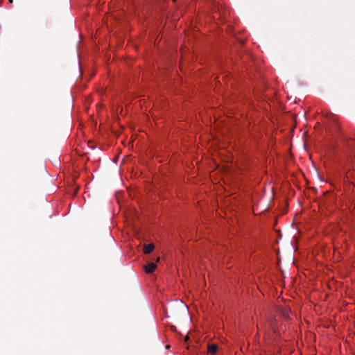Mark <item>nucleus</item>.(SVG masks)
Masks as SVG:
<instances>
[{"mask_svg": "<svg viewBox=\"0 0 355 355\" xmlns=\"http://www.w3.org/2000/svg\"><path fill=\"white\" fill-rule=\"evenodd\" d=\"M156 268H157L156 264L151 262L145 266V271L147 273H151L156 269Z\"/></svg>", "mask_w": 355, "mask_h": 355, "instance_id": "1", "label": "nucleus"}, {"mask_svg": "<svg viewBox=\"0 0 355 355\" xmlns=\"http://www.w3.org/2000/svg\"><path fill=\"white\" fill-rule=\"evenodd\" d=\"M155 248V245L153 243L145 245L144 247V252L145 254H150Z\"/></svg>", "mask_w": 355, "mask_h": 355, "instance_id": "2", "label": "nucleus"}, {"mask_svg": "<svg viewBox=\"0 0 355 355\" xmlns=\"http://www.w3.org/2000/svg\"><path fill=\"white\" fill-rule=\"evenodd\" d=\"M218 347L215 344H210L208 345L207 350L211 354H215L217 352Z\"/></svg>", "mask_w": 355, "mask_h": 355, "instance_id": "3", "label": "nucleus"}, {"mask_svg": "<svg viewBox=\"0 0 355 355\" xmlns=\"http://www.w3.org/2000/svg\"><path fill=\"white\" fill-rule=\"evenodd\" d=\"M351 171H352V173H355V157H354V159L352 161V167H351V169L349 171V172L347 173L346 174V176L347 177L348 176V173H350L351 174Z\"/></svg>", "mask_w": 355, "mask_h": 355, "instance_id": "4", "label": "nucleus"}, {"mask_svg": "<svg viewBox=\"0 0 355 355\" xmlns=\"http://www.w3.org/2000/svg\"><path fill=\"white\" fill-rule=\"evenodd\" d=\"M284 317L287 318L288 317V313H286V314L284 315Z\"/></svg>", "mask_w": 355, "mask_h": 355, "instance_id": "5", "label": "nucleus"}, {"mask_svg": "<svg viewBox=\"0 0 355 355\" xmlns=\"http://www.w3.org/2000/svg\"><path fill=\"white\" fill-rule=\"evenodd\" d=\"M188 339H189V337H188V336H187V337L185 338V340H187Z\"/></svg>", "mask_w": 355, "mask_h": 355, "instance_id": "6", "label": "nucleus"}, {"mask_svg": "<svg viewBox=\"0 0 355 355\" xmlns=\"http://www.w3.org/2000/svg\"><path fill=\"white\" fill-rule=\"evenodd\" d=\"M9 2L12 3V0H9Z\"/></svg>", "mask_w": 355, "mask_h": 355, "instance_id": "7", "label": "nucleus"}, {"mask_svg": "<svg viewBox=\"0 0 355 355\" xmlns=\"http://www.w3.org/2000/svg\"><path fill=\"white\" fill-rule=\"evenodd\" d=\"M173 2H175L176 0H172Z\"/></svg>", "mask_w": 355, "mask_h": 355, "instance_id": "8", "label": "nucleus"}]
</instances>
